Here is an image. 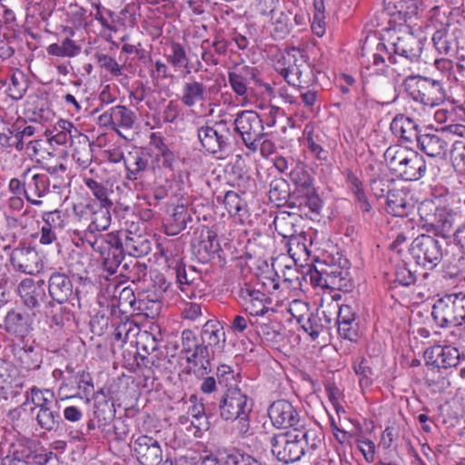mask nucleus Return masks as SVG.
<instances>
[{
  "label": "nucleus",
  "mask_w": 465,
  "mask_h": 465,
  "mask_svg": "<svg viewBox=\"0 0 465 465\" xmlns=\"http://www.w3.org/2000/svg\"><path fill=\"white\" fill-rule=\"evenodd\" d=\"M270 443L272 456L279 462L290 464L303 456L312 457L322 444V439L316 430L302 427L275 434Z\"/></svg>",
  "instance_id": "f257e3e1"
},
{
  "label": "nucleus",
  "mask_w": 465,
  "mask_h": 465,
  "mask_svg": "<svg viewBox=\"0 0 465 465\" xmlns=\"http://www.w3.org/2000/svg\"><path fill=\"white\" fill-rule=\"evenodd\" d=\"M220 417L226 421L238 420L239 432L245 434L250 429V413L253 401L240 387H231L219 397L216 403Z\"/></svg>",
  "instance_id": "f03ea898"
},
{
  "label": "nucleus",
  "mask_w": 465,
  "mask_h": 465,
  "mask_svg": "<svg viewBox=\"0 0 465 465\" xmlns=\"http://www.w3.org/2000/svg\"><path fill=\"white\" fill-rule=\"evenodd\" d=\"M391 170L405 181H418L426 173L424 157L418 152L401 146H390L385 153Z\"/></svg>",
  "instance_id": "7ed1b4c3"
},
{
  "label": "nucleus",
  "mask_w": 465,
  "mask_h": 465,
  "mask_svg": "<svg viewBox=\"0 0 465 465\" xmlns=\"http://www.w3.org/2000/svg\"><path fill=\"white\" fill-rule=\"evenodd\" d=\"M197 138L208 153L223 158L233 143L234 134L226 120L208 121L197 128Z\"/></svg>",
  "instance_id": "20e7f679"
},
{
  "label": "nucleus",
  "mask_w": 465,
  "mask_h": 465,
  "mask_svg": "<svg viewBox=\"0 0 465 465\" xmlns=\"http://www.w3.org/2000/svg\"><path fill=\"white\" fill-rule=\"evenodd\" d=\"M408 95L426 106H438L446 99V93L440 81L420 75H410L403 82Z\"/></svg>",
  "instance_id": "39448f33"
},
{
  "label": "nucleus",
  "mask_w": 465,
  "mask_h": 465,
  "mask_svg": "<svg viewBox=\"0 0 465 465\" xmlns=\"http://www.w3.org/2000/svg\"><path fill=\"white\" fill-rule=\"evenodd\" d=\"M431 315L440 327L465 324V293H450L438 299L432 307Z\"/></svg>",
  "instance_id": "423d86ee"
},
{
  "label": "nucleus",
  "mask_w": 465,
  "mask_h": 465,
  "mask_svg": "<svg viewBox=\"0 0 465 465\" xmlns=\"http://www.w3.org/2000/svg\"><path fill=\"white\" fill-rule=\"evenodd\" d=\"M387 42L393 55L418 63L423 51V41L407 25H400L389 31Z\"/></svg>",
  "instance_id": "0eeeda50"
},
{
  "label": "nucleus",
  "mask_w": 465,
  "mask_h": 465,
  "mask_svg": "<svg viewBox=\"0 0 465 465\" xmlns=\"http://www.w3.org/2000/svg\"><path fill=\"white\" fill-rule=\"evenodd\" d=\"M233 133L240 134L244 145L256 152L259 142L265 136L264 127L259 114L252 110H244L237 114L233 121Z\"/></svg>",
  "instance_id": "6e6552de"
},
{
  "label": "nucleus",
  "mask_w": 465,
  "mask_h": 465,
  "mask_svg": "<svg viewBox=\"0 0 465 465\" xmlns=\"http://www.w3.org/2000/svg\"><path fill=\"white\" fill-rule=\"evenodd\" d=\"M410 253L417 264L432 270L443 257L442 244L433 236L421 234L412 241Z\"/></svg>",
  "instance_id": "1a4fd4ad"
},
{
  "label": "nucleus",
  "mask_w": 465,
  "mask_h": 465,
  "mask_svg": "<svg viewBox=\"0 0 465 465\" xmlns=\"http://www.w3.org/2000/svg\"><path fill=\"white\" fill-rule=\"evenodd\" d=\"M200 348L196 354L210 360L209 348L222 351L226 342V335L223 326L217 319H211L205 322L200 331Z\"/></svg>",
  "instance_id": "9d476101"
},
{
  "label": "nucleus",
  "mask_w": 465,
  "mask_h": 465,
  "mask_svg": "<svg viewBox=\"0 0 465 465\" xmlns=\"http://www.w3.org/2000/svg\"><path fill=\"white\" fill-rule=\"evenodd\" d=\"M17 293L24 305L31 311L39 312L48 302L44 280L33 278L22 280L17 286Z\"/></svg>",
  "instance_id": "9b49d317"
},
{
  "label": "nucleus",
  "mask_w": 465,
  "mask_h": 465,
  "mask_svg": "<svg viewBox=\"0 0 465 465\" xmlns=\"http://www.w3.org/2000/svg\"><path fill=\"white\" fill-rule=\"evenodd\" d=\"M364 92L374 96L380 105H388L397 100L396 88L389 77L381 74L370 75L366 78Z\"/></svg>",
  "instance_id": "f8f14e48"
},
{
  "label": "nucleus",
  "mask_w": 465,
  "mask_h": 465,
  "mask_svg": "<svg viewBox=\"0 0 465 465\" xmlns=\"http://www.w3.org/2000/svg\"><path fill=\"white\" fill-rule=\"evenodd\" d=\"M23 179V193L26 200L33 205L42 204L41 198L49 191L51 185L50 178L45 173H33L31 169H27L21 175Z\"/></svg>",
  "instance_id": "ddd939ff"
},
{
  "label": "nucleus",
  "mask_w": 465,
  "mask_h": 465,
  "mask_svg": "<svg viewBox=\"0 0 465 465\" xmlns=\"http://www.w3.org/2000/svg\"><path fill=\"white\" fill-rule=\"evenodd\" d=\"M260 72L256 67L250 65L236 66L228 74V81L232 91L239 96L245 97L249 89L261 84Z\"/></svg>",
  "instance_id": "4468645a"
},
{
  "label": "nucleus",
  "mask_w": 465,
  "mask_h": 465,
  "mask_svg": "<svg viewBox=\"0 0 465 465\" xmlns=\"http://www.w3.org/2000/svg\"><path fill=\"white\" fill-rule=\"evenodd\" d=\"M268 416L272 425L278 429H294L300 421L299 411L286 400L273 401L268 408Z\"/></svg>",
  "instance_id": "2eb2a0df"
},
{
  "label": "nucleus",
  "mask_w": 465,
  "mask_h": 465,
  "mask_svg": "<svg viewBox=\"0 0 465 465\" xmlns=\"http://www.w3.org/2000/svg\"><path fill=\"white\" fill-rule=\"evenodd\" d=\"M137 460L142 465H161L163 450L157 440L147 435L139 436L133 445Z\"/></svg>",
  "instance_id": "dca6fc26"
},
{
  "label": "nucleus",
  "mask_w": 465,
  "mask_h": 465,
  "mask_svg": "<svg viewBox=\"0 0 465 465\" xmlns=\"http://www.w3.org/2000/svg\"><path fill=\"white\" fill-rule=\"evenodd\" d=\"M322 206V202L316 189L305 192H292V197L289 202V208L301 218L312 219V215H318Z\"/></svg>",
  "instance_id": "f3484780"
},
{
  "label": "nucleus",
  "mask_w": 465,
  "mask_h": 465,
  "mask_svg": "<svg viewBox=\"0 0 465 465\" xmlns=\"http://www.w3.org/2000/svg\"><path fill=\"white\" fill-rule=\"evenodd\" d=\"M182 351L187 354V362L192 364L194 368V372L199 374H207L211 369V360H206L205 357H201L196 354V351L200 348V341L195 333L190 330L185 329L182 331Z\"/></svg>",
  "instance_id": "a211bd4d"
},
{
  "label": "nucleus",
  "mask_w": 465,
  "mask_h": 465,
  "mask_svg": "<svg viewBox=\"0 0 465 465\" xmlns=\"http://www.w3.org/2000/svg\"><path fill=\"white\" fill-rule=\"evenodd\" d=\"M48 293L52 302L63 304L74 299L77 292L74 291L73 282L66 273L54 271L49 275Z\"/></svg>",
  "instance_id": "6ab92c4d"
},
{
  "label": "nucleus",
  "mask_w": 465,
  "mask_h": 465,
  "mask_svg": "<svg viewBox=\"0 0 465 465\" xmlns=\"http://www.w3.org/2000/svg\"><path fill=\"white\" fill-rule=\"evenodd\" d=\"M239 297L242 300L245 311L252 316H262L268 312L267 304L271 299L261 290L250 284H244L239 291Z\"/></svg>",
  "instance_id": "aec40b11"
},
{
  "label": "nucleus",
  "mask_w": 465,
  "mask_h": 465,
  "mask_svg": "<svg viewBox=\"0 0 465 465\" xmlns=\"http://www.w3.org/2000/svg\"><path fill=\"white\" fill-rule=\"evenodd\" d=\"M450 143L443 132L434 131L422 134L418 147L428 156L443 159L449 152Z\"/></svg>",
  "instance_id": "412c9836"
},
{
  "label": "nucleus",
  "mask_w": 465,
  "mask_h": 465,
  "mask_svg": "<svg viewBox=\"0 0 465 465\" xmlns=\"http://www.w3.org/2000/svg\"><path fill=\"white\" fill-rule=\"evenodd\" d=\"M338 333L350 341L356 342L360 338L359 323L355 310L349 304L340 306L338 317Z\"/></svg>",
  "instance_id": "4be33fe9"
},
{
  "label": "nucleus",
  "mask_w": 465,
  "mask_h": 465,
  "mask_svg": "<svg viewBox=\"0 0 465 465\" xmlns=\"http://www.w3.org/2000/svg\"><path fill=\"white\" fill-rule=\"evenodd\" d=\"M460 30L450 24L435 31L432 42L440 54L452 55L458 48V37Z\"/></svg>",
  "instance_id": "5701e85b"
},
{
  "label": "nucleus",
  "mask_w": 465,
  "mask_h": 465,
  "mask_svg": "<svg viewBox=\"0 0 465 465\" xmlns=\"http://www.w3.org/2000/svg\"><path fill=\"white\" fill-rule=\"evenodd\" d=\"M349 262L344 261V265H331L326 269L325 283L329 284L330 290H338L344 292L353 288V281L349 271Z\"/></svg>",
  "instance_id": "b1692460"
},
{
  "label": "nucleus",
  "mask_w": 465,
  "mask_h": 465,
  "mask_svg": "<svg viewBox=\"0 0 465 465\" xmlns=\"http://www.w3.org/2000/svg\"><path fill=\"white\" fill-rule=\"evenodd\" d=\"M39 261L37 252L31 247L15 248L11 255L13 266L27 274H34L39 272Z\"/></svg>",
  "instance_id": "393cba45"
},
{
  "label": "nucleus",
  "mask_w": 465,
  "mask_h": 465,
  "mask_svg": "<svg viewBox=\"0 0 465 465\" xmlns=\"http://www.w3.org/2000/svg\"><path fill=\"white\" fill-rule=\"evenodd\" d=\"M13 353L21 370L31 371L38 370L43 363L42 350L35 346H13Z\"/></svg>",
  "instance_id": "a878e982"
},
{
  "label": "nucleus",
  "mask_w": 465,
  "mask_h": 465,
  "mask_svg": "<svg viewBox=\"0 0 465 465\" xmlns=\"http://www.w3.org/2000/svg\"><path fill=\"white\" fill-rule=\"evenodd\" d=\"M31 318L26 312L11 310L5 317V331L18 338H25L31 330Z\"/></svg>",
  "instance_id": "bb28decb"
},
{
  "label": "nucleus",
  "mask_w": 465,
  "mask_h": 465,
  "mask_svg": "<svg viewBox=\"0 0 465 465\" xmlns=\"http://www.w3.org/2000/svg\"><path fill=\"white\" fill-rule=\"evenodd\" d=\"M391 130L401 138L402 142L419 143V139L422 134L418 130V124L410 117L403 114H397L391 123Z\"/></svg>",
  "instance_id": "cd10ccee"
},
{
  "label": "nucleus",
  "mask_w": 465,
  "mask_h": 465,
  "mask_svg": "<svg viewBox=\"0 0 465 465\" xmlns=\"http://www.w3.org/2000/svg\"><path fill=\"white\" fill-rule=\"evenodd\" d=\"M420 0H383L386 13L392 17L407 22L418 15Z\"/></svg>",
  "instance_id": "c85d7f7f"
},
{
  "label": "nucleus",
  "mask_w": 465,
  "mask_h": 465,
  "mask_svg": "<svg viewBox=\"0 0 465 465\" xmlns=\"http://www.w3.org/2000/svg\"><path fill=\"white\" fill-rule=\"evenodd\" d=\"M121 158L127 171L126 179L128 180H137L148 168L149 156L140 150L129 152L125 156L121 155Z\"/></svg>",
  "instance_id": "c756f323"
},
{
  "label": "nucleus",
  "mask_w": 465,
  "mask_h": 465,
  "mask_svg": "<svg viewBox=\"0 0 465 465\" xmlns=\"http://www.w3.org/2000/svg\"><path fill=\"white\" fill-rule=\"evenodd\" d=\"M84 184L96 200L91 203H95L96 205L102 206H114L111 197L114 194V184L108 181L98 182L93 178H85Z\"/></svg>",
  "instance_id": "7c9ffc66"
},
{
  "label": "nucleus",
  "mask_w": 465,
  "mask_h": 465,
  "mask_svg": "<svg viewBox=\"0 0 465 465\" xmlns=\"http://www.w3.org/2000/svg\"><path fill=\"white\" fill-rule=\"evenodd\" d=\"M207 94V87L202 82L193 79L183 84L181 102L186 107H193L197 103L205 102Z\"/></svg>",
  "instance_id": "2f4dec72"
},
{
  "label": "nucleus",
  "mask_w": 465,
  "mask_h": 465,
  "mask_svg": "<svg viewBox=\"0 0 465 465\" xmlns=\"http://www.w3.org/2000/svg\"><path fill=\"white\" fill-rule=\"evenodd\" d=\"M412 208L413 205L409 202L407 193L402 190L394 188L386 198L385 210L394 216H407Z\"/></svg>",
  "instance_id": "473e14b6"
},
{
  "label": "nucleus",
  "mask_w": 465,
  "mask_h": 465,
  "mask_svg": "<svg viewBox=\"0 0 465 465\" xmlns=\"http://www.w3.org/2000/svg\"><path fill=\"white\" fill-rule=\"evenodd\" d=\"M296 49L286 52L282 54L281 58L277 61L275 65L276 71L287 82L292 76H295L302 66V59H306L302 54L296 55Z\"/></svg>",
  "instance_id": "72a5a7b5"
},
{
  "label": "nucleus",
  "mask_w": 465,
  "mask_h": 465,
  "mask_svg": "<svg viewBox=\"0 0 465 465\" xmlns=\"http://www.w3.org/2000/svg\"><path fill=\"white\" fill-rule=\"evenodd\" d=\"M85 208L90 213V223L95 231H105L109 228L112 221L111 210L113 206L96 205L95 203H88Z\"/></svg>",
  "instance_id": "f704fd0d"
},
{
  "label": "nucleus",
  "mask_w": 465,
  "mask_h": 465,
  "mask_svg": "<svg viewBox=\"0 0 465 465\" xmlns=\"http://www.w3.org/2000/svg\"><path fill=\"white\" fill-rule=\"evenodd\" d=\"M193 213L192 210L184 205L174 207L167 227L168 234L176 235L186 228H192Z\"/></svg>",
  "instance_id": "c9c22d12"
},
{
  "label": "nucleus",
  "mask_w": 465,
  "mask_h": 465,
  "mask_svg": "<svg viewBox=\"0 0 465 465\" xmlns=\"http://www.w3.org/2000/svg\"><path fill=\"white\" fill-rule=\"evenodd\" d=\"M302 218L293 211L282 212L274 219V224L279 234L284 238H292L300 233V228L297 223Z\"/></svg>",
  "instance_id": "e433bc0d"
},
{
  "label": "nucleus",
  "mask_w": 465,
  "mask_h": 465,
  "mask_svg": "<svg viewBox=\"0 0 465 465\" xmlns=\"http://www.w3.org/2000/svg\"><path fill=\"white\" fill-rule=\"evenodd\" d=\"M269 199L277 206H287L292 197L289 183L283 178H275L270 183Z\"/></svg>",
  "instance_id": "4c0bfd02"
},
{
  "label": "nucleus",
  "mask_w": 465,
  "mask_h": 465,
  "mask_svg": "<svg viewBox=\"0 0 465 465\" xmlns=\"http://www.w3.org/2000/svg\"><path fill=\"white\" fill-rule=\"evenodd\" d=\"M456 220V213L447 207H441L436 213L435 221L430 227L443 238H448L452 230Z\"/></svg>",
  "instance_id": "58836bf2"
},
{
  "label": "nucleus",
  "mask_w": 465,
  "mask_h": 465,
  "mask_svg": "<svg viewBox=\"0 0 465 465\" xmlns=\"http://www.w3.org/2000/svg\"><path fill=\"white\" fill-rule=\"evenodd\" d=\"M35 419L42 430L48 432L57 431L63 422L60 414V406L50 410L38 411Z\"/></svg>",
  "instance_id": "ea45409f"
},
{
  "label": "nucleus",
  "mask_w": 465,
  "mask_h": 465,
  "mask_svg": "<svg viewBox=\"0 0 465 465\" xmlns=\"http://www.w3.org/2000/svg\"><path fill=\"white\" fill-rule=\"evenodd\" d=\"M124 251L135 258L145 256L151 252V242L143 235L130 232L125 235Z\"/></svg>",
  "instance_id": "a19ab883"
},
{
  "label": "nucleus",
  "mask_w": 465,
  "mask_h": 465,
  "mask_svg": "<svg viewBox=\"0 0 465 465\" xmlns=\"http://www.w3.org/2000/svg\"><path fill=\"white\" fill-rule=\"evenodd\" d=\"M166 61L174 68H185L186 73H191L189 58L184 46L178 42H172L164 54Z\"/></svg>",
  "instance_id": "79ce46f5"
},
{
  "label": "nucleus",
  "mask_w": 465,
  "mask_h": 465,
  "mask_svg": "<svg viewBox=\"0 0 465 465\" xmlns=\"http://www.w3.org/2000/svg\"><path fill=\"white\" fill-rule=\"evenodd\" d=\"M290 179L294 185L292 192H305L314 190L313 177L304 165H297L290 173Z\"/></svg>",
  "instance_id": "37998d69"
},
{
  "label": "nucleus",
  "mask_w": 465,
  "mask_h": 465,
  "mask_svg": "<svg viewBox=\"0 0 465 465\" xmlns=\"http://www.w3.org/2000/svg\"><path fill=\"white\" fill-rule=\"evenodd\" d=\"M17 127V121L15 123L5 122L0 117V144L3 147H15L18 151H22L21 140L17 133L15 131Z\"/></svg>",
  "instance_id": "c03bdc74"
},
{
  "label": "nucleus",
  "mask_w": 465,
  "mask_h": 465,
  "mask_svg": "<svg viewBox=\"0 0 465 465\" xmlns=\"http://www.w3.org/2000/svg\"><path fill=\"white\" fill-rule=\"evenodd\" d=\"M55 302L48 301L44 307V313L47 319V322L51 327H63L65 322L70 321V313L65 308L56 305Z\"/></svg>",
  "instance_id": "a18cd8bd"
},
{
  "label": "nucleus",
  "mask_w": 465,
  "mask_h": 465,
  "mask_svg": "<svg viewBox=\"0 0 465 465\" xmlns=\"http://www.w3.org/2000/svg\"><path fill=\"white\" fill-rule=\"evenodd\" d=\"M223 204L231 216L238 217L242 220L247 214L246 202L241 196L233 192L227 191L223 196Z\"/></svg>",
  "instance_id": "49530a36"
},
{
  "label": "nucleus",
  "mask_w": 465,
  "mask_h": 465,
  "mask_svg": "<svg viewBox=\"0 0 465 465\" xmlns=\"http://www.w3.org/2000/svg\"><path fill=\"white\" fill-rule=\"evenodd\" d=\"M42 457L35 454L30 450L22 448L15 450L12 455L6 456L2 465H40Z\"/></svg>",
  "instance_id": "de8ad7c7"
},
{
  "label": "nucleus",
  "mask_w": 465,
  "mask_h": 465,
  "mask_svg": "<svg viewBox=\"0 0 465 465\" xmlns=\"http://www.w3.org/2000/svg\"><path fill=\"white\" fill-rule=\"evenodd\" d=\"M30 391L31 401L38 411L59 407L58 401L50 390H41L34 386Z\"/></svg>",
  "instance_id": "09e8293b"
},
{
  "label": "nucleus",
  "mask_w": 465,
  "mask_h": 465,
  "mask_svg": "<svg viewBox=\"0 0 465 465\" xmlns=\"http://www.w3.org/2000/svg\"><path fill=\"white\" fill-rule=\"evenodd\" d=\"M272 13V35L274 39H284L291 32V14L283 12L276 13L271 10Z\"/></svg>",
  "instance_id": "8fccbe9b"
},
{
  "label": "nucleus",
  "mask_w": 465,
  "mask_h": 465,
  "mask_svg": "<svg viewBox=\"0 0 465 465\" xmlns=\"http://www.w3.org/2000/svg\"><path fill=\"white\" fill-rule=\"evenodd\" d=\"M398 63L397 57L393 55L389 44L379 43L376 46V52L372 54V64L377 71L385 72V68L389 64H395Z\"/></svg>",
  "instance_id": "3c124183"
},
{
  "label": "nucleus",
  "mask_w": 465,
  "mask_h": 465,
  "mask_svg": "<svg viewBox=\"0 0 465 465\" xmlns=\"http://www.w3.org/2000/svg\"><path fill=\"white\" fill-rule=\"evenodd\" d=\"M79 145L74 149L73 158L83 168L92 163L93 150L86 135L78 134Z\"/></svg>",
  "instance_id": "603ef678"
},
{
  "label": "nucleus",
  "mask_w": 465,
  "mask_h": 465,
  "mask_svg": "<svg viewBox=\"0 0 465 465\" xmlns=\"http://www.w3.org/2000/svg\"><path fill=\"white\" fill-rule=\"evenodd\" d=\"M314 74L306 59H302V66L295 76L287 81L289 84L297 86L300 89L308 87L314 82Z\"/></svg>",
  "instance_id": "864d4df0"
},
{
  "label": "nucleus",
  "mask_w": 465,
  "mask_h": 465,
  "mask_svg": "<svg viewBox=\"0 0 465 465\" xmlns=\"http://www.w3.org/2000/svg\"><path fill=\"white\" fill-rule=\"evenodd\" d=\"M112 109L114 127L118 126L124 129L133 128L136 115L131 109L124 105H116L112 107Z\"/></svg>",
  "instance_id": "5fc2aeb1"
},
{
  "label": "nucleus",
  "mask_w": 465,
  "mask_h": 465,
  "mask_svg": "<svg viewBox=\"0 0 465 465\" xmlns=\"http://www.w3.org/2000/svg\"><path fill=\"white\" fill-rule=\"evenodd\" d=\"M47 173L51 176V183L54 189H60L66 184L67 179V167L63 163L58 164H53L51 163H45L43 166Z\"/></svg>",
  "instance_id": "6e6d98bb"
},
{
  "label": "nucleus",
  "mask_w": 465,
  "mask_h": 465,
  "mask_svg": "<svg viewBox=\"0 0 465 465\" xmlns=\"http://www.w3.org/2000/svg\"><path fill=\"white\" fill-rule=\"evenodd\" d=\"M59 126L62 130L58 131L55 134H54L52 137L49 138V142L51 143H54L59 145H65L68 143L71 144L73 143V137L74 134H73V131L74 134L78 136V134H80L76 127L74 126V124L71 122L68 121H61L59 123Z\"/></svg>",
  "instance_id": "4d7b16f0"
},
{
  "label": "nucleus",
  "mask_w": 465,
  "mask_h": 465,
  "mask_svg": "<svg viewBox=\"0 0 465 465\" xmlns=\"http://www.w3.org/2000/svg\"><path fill=\"white\" fill-rule=\"evenodd\" d=\"M353 370L359 376L361 387H368L372 382L373 371L365 358L359 357L353 362Z\"/></svg>",
  "instance_id": "13d9d810"
},
{
  "label": "nucleus",
  "mask_w": 465,
  "mask_h": 465,
  "mask_svg": "<svg viewBox=\"0 0 465 465\" xmlns=\"http://www.w3.org/2000/svg\"><path fill=\"white\" fill-rule=\"evenodd\" d=\"M218 383L223 385L226 389L231 387H239L238 379L240 378L239 373H235L232 368L226 364L218 366L216 371Z\"/></svg>",
  "instance_id": "bf43d9fd"
},
{
  "label": "nucleus",
  "mask_w": 465,
  "mask_h": 465,
  "mask_svg": "<svg viewBox=\"0 0 465 465\" xmlns=\"http://www.w3.org/2000/svg\"><path fill=\"white\" fill-rule=\"evenodd\" d=\"M441 206H438L433 200L426 199L422 201L418 206V213L426 226L430 227L435 221L436 213Z\"/></svg>",
  "instance_id": "052dcab7"
},
{
  "label": "nucleus",
  "mask_w": 465,
  "mask_h": 465,
  "mask_svg": "<svg viewBox=\"0 0 465 465\" xmlns=\"http://www.w3.org/2000/svg\"><path fill=\"white\" fill-rule=\"evenodd\" d=\"M94 415L97 421H113L115 415L114 402L106 399L98 401L94 404Z\"/></svg>",
  "instance_id": "680f3d73"
},
{
  "label": "nucleus",
  "mask_w": 465,
  "mask_h": 465,
  "mask_svg": "<svg viewBox=\"0 0 465 465\" xmlns=\"http://www.w3.org/2000/svg\"><path fill=\"white\" fill-rule=\"evenodd\" d=\"M101 232L102 231H95L88 225L82 232L80 239L84 242L88 243L94 252L104 254V240Z\"/></svg>",
  "instance_id": "e2e57ef3"
},
{
  "label": "nucleus",
  "mask_w": 465,
  "mask_h": 465,
  "mask_svg": "<svg viewBox=\"0 0 465 465\" xmlns=\"http://www.w3.org/2000/svg\"><path fill=\"white\" fill-rule=\"evenodd\" d=\"M200 404H193L189 408L188 414L193 419L199 417L200 415L214 416L217 412L216 403L207 397H203L201 400Z\"/></svg>",
  "instance_id": "0e129e2a"
},
{
  "label": "nucleus",
  "mask_w": 465,
  "mask_h": 465,
  "mask_svg": "<svg viewBox=\"0 0 465 465\" xmlns=\"http://www.w3.org/2000/svg\"><path fill=\"white\" fill-rule=\"evenodd\" d=\"M43 221L45 226L59 232H62L65 226L64 214L59 210L45 213L43 214Z\"/></svg>",
  "instance_id": "69168bd1"
},
{
  "label": "nucleus",
  "mask_w": 465,
  "mask_h": 465,
  "mask_svg": "<svg viewBox=\"0 0 465 465\" xmlns=\"http://www.w3.org/2000/svg\"><path fill=\"white\" fill-rule=\"evenodd\" d=\"M441 361L440 362V368L447 369L458 365L461 354L456 347L448 345L442 346Z\"/></svg>",
  "instance_id": "338daca9"
},
{
  "label": "nucleus",
  "mask_w": 465,
  "mask_h": 465,
  "mask_svg": "<svg viewBox=\"0 0 465 465\" xmlns=\"http://www.w3.org/2000/svg\"><path fill=\"white\" fill-rule=\"evenodd\" d=\"M228 459L232 465H262L259 460L241 450H233L228 454Z\"/></svg>",
  "instance_id": "774afa93"
}]
</instances>
